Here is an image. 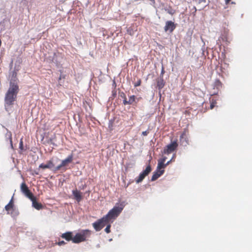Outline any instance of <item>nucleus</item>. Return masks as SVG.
<instances>
[{
	"instance_id": "obj_2",
	"label": "nucleus",
	"mask_w": 252,
	"mask_h": 252,
	"mask_svg": "<svg viewBox=\"0 0 252 252\" xmlns=\"http://www.w3.org/2000/svg\"><path fill=\"white\" fill-rule=\"evenodd\" d=\"M124 208V206L122 204L119 206L116 205L105 216L109 221H111L112 220H115L120 215Z\"/></svg>"
},
{
	"instance_id": "obj_29",
	"label": "nucleus",
	"mask_w": 252,
	"mask_h": 252,
	"mask_svg": "<svg viewBox=\"0 0 252 252\" xmlns=\"http://www.w3.org/2000/svg\"><path fill=\"white\" fill-rule=\"evenodd\" d=\"M142 134H143V135H147V132L146 131H143V132H142Z\"/></svg>"
},
{
	"instance_id": "obj_22",
	"label": "nucleus",
	"mask_w": 252,
	"mask_h": 252,
	"mask_svg": "<svg viewBox=\"0 0 252 252\" xmlns=\"http://www.w3.org/2000/svg\"><path fill=\"white\" fill-rule=\"evenodd\" d=\"M216 100H212V102L210 105V108L211 109H212L215 106L216 104Z\"/></svg>"
},
{
	"instance_id": "obj_16",
	"label": "nucleus",
	"mask_w": 252,
	"mask_h": 252,
	"mask_svg": "<svg viewBox=\"0 0 252 252\" xmlns=\"http://www.w3.org/2000/svg\"><path fill=\"white\" fill-rule=\"evenodd\" d=\"M62 237L67 241H72L73 237L72 236V233L71 232H67L64 233H63L62 235Z\"/></svg>"
},
{
	"instance_id": "obj_25",
	"label": "nucleus",
	"mask_w": 252,
	"mask_h": 252,
	"mask_svg": "<svg viewBox=\"0 0 252 252\" xmlns=\"http://www.w3.org/2000/svg\"><path fill=\"white\" fill-rule=\"evenodd\" d=\"M9 138H10V143L11 147L12 148H13V145H12V139L11 137V135L10 134L9 135Z\"/></svg>"
},
{
	"instance_id": "obj_1",
	"label": "nucleus",
	"mask_w": 252,
	"mask_h": 252,
	"mask_svg": "<svg viewBox=\"0 0 252 252\" xmlns=\"http://www.w3.org/2000/svg\"><path fill=\"white\" fill-rule=\"evenodd\" d=\"M18 87L17 85L16 80H11L10 82V87L5 94V102L6 105H11L14 101L18 92Z\"/></svg>"
},
{
	"instance_id": "obj_17",
	"label": "nucleus",
	"mask_w": 252,
	"mask_h": 252,
	"mask_svg": "<svg viewBox=\"0 0 252 252\" xmlns=\"http://www.w3.org/2000/svg\"><path fill=\"white\" fill-rule=\"evenodd\" d=\"M13 206L14 205L13 203V200L12 199H11L9 203L7 204L5 207V209L7 211H8V214L10 213L9 212L11 209L12 210L14 209Z\"/></svg>"
},
{
	"instance_id": "obj_33",
	"label": "nucleus",
	"mask_w": 252,
	"mask_h": 252,
	"mask_svg": "<svg viewBox=\"0 0 252 252\" xmlns=\"http://www.w3.org/2000/svg\"><path fill=\"white\" fill-rule=\"evenodd\" d=\"M109 241H112V239H109Z\"/></svg>"
},
{
	"instance_id": "obj_21",
	"label": "nucleus",
	"mask_w": 252,
	"mask_h": 252,
	"mask_svg": "<svg viewBox=\"0 0 252 252\" xmlns=\"http://www.w3.org/2000/svg\"><path fill=\"white\" fill-rule=\"evenodd\" d=\"M110 227H111V225L110 224L108 223L107 224V226L105 229V231L107 233H109L110 232Z\"/></svg>"
},
{
	"instance_id": "obj_30",
	"label": "nucleus",
	"mask_w": 252,
	"mask_h": 252,
	"mask_svg": "<svg viewBox=\"0 0 252 252\" xmlns=\"http://www.w3.org/2000/svg\"><path fill=\"white\" fill-rule=\"evenodd\" d=\"M230 1V0H225V2L226 3H228Z\"/></svg>"
},
{
	"instance_id": "obj_5",
	"label": "nucleus",
	"mask_w": 252,
	"mask_h": 252,
	"mask_svg": "<svg viewBox=\"0 0 252 252\" xmlns=\"http://www.w3.org/2000/svg\"><path fill=\"white\" fill-rule=\"evenodd\" d=\"M151 167L150 165H148L145 170L141 173L137 178L135 179V182L137 184L141 182L145 177L147 176L151 171Z\"/></svg>"
},
{
	"instance_id": "obj_23",
	"label": "nucleus",
	"mask_w": 252,
	"mask_h": 252,
	"mask_svg": "<svg viewBox=\"0 0 252 252\" xmlns=\"http://www.w3.org/2000/svg\"><path fill=\"white\" fill-rule=\"evenodd\" d=\"M141 84V81L140 80H138L136 82L134 83V86L137 87L140 85Z\"/></svg>"
},
{
	"instance_id": "obj_9",
	"label": "nucleus",
	"mask_w": 252,
	"mask_h": 252,
	"mask_svg": "<svg viewBox=\"0 0 252 252\" xmlns=\"http://www.w3.org/2000/svg\"><path fill=\"white\" fill-rule=\"evenodd\" d=\"M166 159V157L163 156L161 158H159L158 160V168H163L164 169L167 165H168L170 163V161H168L166 163H165V160Z\"/></svg>"
},
{
	"instance_id": "obj_10",
	"label": "nucleus",
	"mask_w": 252,
	"mask_h": 252,
	"mask_svg": "<svg viewBox=\"0 0 252 252\" xmlns=\"http://www.w3.org/2000/svg\"><path fill=\"white\" fill-rule=\"evenodd\" d=\"M21 190L22 192L29 198L33 195L32 194L28 188L25 183H22L21 184Z\"/></svg>"
},
{
	"instance_id": "obj_11",
	"label": "nucleus",
	"mask_w": 252,
	"mask_h": 252,
	"mask_svg": "<svg viewBox=\"0 0 252 252\" xmlns=\"http://www.w3.org/2000/svg\"><path fill=\"white\" fill-rule=\"evenodd\" d=\"M32 201V206L37 210H40L42 208V205L36 201V198L33 195L29 198Z\"/></svg>"
},
{
	"instance_id": "obj_32",
	"label": "nucleus",
	"mask_w": 252,
	"mask_h": 252,
	"mask_svg": "<svg viewBox=\"0 0 252 252\" xmlns=\"http://www.w3.org/2000/svg\"><path fill=\"white\" fill-rule=\"evenodd\" d=\"M174 156H173V157H172V158L171 159H169V161H170V162H171L172 160V159L174 158Z\"/></svg>"
},
{
	"instance_id": "obj_27",
	"label": "nucleus",
	"mask_w": 252,
	"mask_h": 252,
	"mask_svg": "<svg viewBox=\"0 0 252 252\" xmlns=\"http://www.w3.org/2000/svg\"><path fill=\"white\" fill-rule=\"evenodd\" d=\"M184 135H185V133H183V134L181 135V137H180L181 141H182V140L184 139Z\"/></svg>"
},
{
	"instance_id": "obj_8",
	"label": "nucleus",
	"mask_w": 252,
	"mask_h": 252,
	"mask_svg": "<svg viewBox=\"0 0 252 252\" xmlns=\"http://www.w3.org/2000/svg\"><path fill=\"white\" fill-rule=\"evenodd\" d=\"M164 170L163 168H158L157 166L156 171L153 173V176L151 178L152 181H155L161 175L163 174Z\"/></svg>"
},
{
	"instance_id": "obj_15",
	"label": "nucleus",
	"mask_w": 252,
	"mask_h": 252,
	"mask_svg": "<svg viewBox=\"0 0 252 252\" xmlns=\"http://www.w3.org/2000/svg\"><path fill=\"white\" fill-rule=\"evenodd\" d=\"M73 194L74 198L77 201L79 202L82 199L81 193L77 190H74L72 191Z\"/></svg>"
},
{
	"instance_id": "obj_14",
	"label": "nucleus",
	"mask_w": 252,
	"mask_h": 252,
	"mask_svg": "<svg viewBox=\"0 0 252 252\" xmlns=\"http://www.w3.org/2000/svg\"><path fill=\"white\" fill-rule=\"evenodd\" d=\"M54 164L52 161H49L46 164L42 163L39 165V168H43L44 169L49 168L51 169H54Z\"/></svg>"
},
{
	"instance_id": "obj_3",
	"label": "nucleus",
	"mask_w": 252,
	"mask_h": 252,
	"mask_svg": "<svg viewBox=\"0 0 252 252\" xmlns=\"http://www.w3.org/2000/svg\"><path fill=\"white\" fill-rule=\"evenodd\" d=\"M90 232L89 230H83L76 234L73 237L72 242L74 243H79L85 241L87 237L90 235Z\"/></svg>"
},
{
	"instance_id": "obj_12",
	"label": "nucleus",
	"mask_w": 252,
	"mask_h": 252,
	"mask_svg": "<svg viewBox=\"0 0 252 252\" xmlns=\"http://www.w3.org/2000/svg\"><path fill=\"white\" fill-rule=\"evenodd\" d=\"M195 1L198 4V8L199 10L203 9L208 5L206 0H195Z\"/></svg>"
},
{
	"instance_id": "obj_24",
	"label": "nucleus",
	"mask_w": 252,
	"mask_h": 252,
	"mask_svg": "<svg viewBox=\"0 0 252 252\" xmlns=\"http://www.w3.org/2000/svg\"><path fill=\"white\" fill-rule=\"evenodd\" d=\"M64 244H65V242H64L63 241H60V242H59V243H58V245H59V246H62V245H64Z\"/></svg>"
},
{
	"instance_id": "obj_4",
	"label": "nucleus",
	"mask_w": 252,
	"mask_h": 252,
	"mask_svg": "<svg viewBox=\"0 0 252 252\" xmlns=\"http://www.w3.org/2000/svg\"><path fill=\"white\" fill-rule=\"evenodd\" d=\"M110 221L106 218L105 216H104L101 219L98 220L97 221L93 223V225L94 229L98 231L100 230L105 225L109 223Z\"/></svg>"
},
{
	"instance_id": "obj_19",
	"label": "nucleus",
	"mask_w": 252,
	"mask_h": 252,
	"mask_svg": "<svg viewBox=\"0 0 252 252\" xmlns=\"http://www.w3.org/2000/svg\"><path fill=\"white\" fill-rule=\"evenodd\" d=\"M134 101L135 96L133 95L130 96L128 100V104H131L133 103L134 102Z\"/></svg>"
},
{
	"instance_id": "obj_13",
	"label": "nucleus",
	"mask_w": 252,
	"mask_h": 252,
	"mask_svg": "<svg viewBox=\"0 0 252 252\" xmlns=\"http://www.w3.org/2000/svg\"><path fill=\"white\" fill-rule=\"evenodd\" d=\"M175 27L174 23L172 21H167L166 23L165 26L164 27V30L167 31H169L170 32H172L173 30L174 29Z\"/></svg>"
},
{
	"instance_id": "obj_26",
	"label": "nucleus",
	"mask_w": 252,
	"mask_h": 252,
	"mask_svg": "<svg viewBox=\"0 0 252 252\" xmlns=\"http://www.w3.org/2000/svg\"><path fill=\"white\" fill-rule=\"evenodd\" d=\"M20 148L21 150L23 149V142L22 141L20 142Z\"/></svg>"
},
{
	"instance_id": "obj_20",
	"label": "nucleus",
	"mask_w": 252,
	"mask_h": 252,
	"mask_svg": "<svg viewBox=\"0 0 252 252\" xmlns=\"http://www.w3.org/2000/svg\"><path fill=\"white\" fill-rule=\"evenodd\" d=\"M9 214H10V215L12 216V217H15V216H16L18 215L19 213H18V211L15 209H13L12 210V212H10Z\"/></svg>"
},
{
	"instance_id": "obj_31",
	"label": "nucleus",
	"mask_w": 252,
	"mask_h": 252,
	"mask_svg": "<svg viewBox=\"0 0 252 252\" xmlns=\"http://www.w3.org/2000/svg\"><path fill=\"white\" fill-rule=\"evenodd\" d=\"M164 69H163V68L162 67V70H161V73H162V74H163V73H164Z\"/></svg>"
},
{
	"instance_id": "obj_28",
	"label": "nucleus",
	"mask_w": 252,
	"mask_h": 252,
	"mask_svg": "<svg viewBox=\"0 0 252 252\" xmlns=\"http://www.w3.org/2000/svg\"><path fill=\"white\" fill-rule=\"evenodd\" d=\"M124 104H125V105H126V104H128V101H127V100H126V99H124Z\"/></svg>"
},
{
	"instance_id": "obj_18",
	"label": "nucleus",
	"mask_w": 252,
	"mask_h": 252,
	"mask_svg": "<svg viewBox=\"0 0 252 252\" xmlns=\"http://www.w3.org/2000/svg\"><path fill=\"white\" fill-rule=\"evenodd\" d=\"M164 86V82L162 79H160L157 82V86L158 89H160Z\"/></svg>"
},
{
	"instance_id": "obj_6",
	"label": "nucleus",
	"mask_w": 252,
	"mask_h": 252,
	"mask_svg": "<svg viewBox=\"0 0 252 252\" xmlns=\"http://www.w3.org/2000/svg\"><path fill=\"white\" fill-rule=\"evenodd\" d=\"M178 146V144L176 141H174L171 143L167 145L164 149L162 153L166 155H169L174 150H176Z\"/></svg>"
},
{
	"instance_id": "obj_7",
	"label": "nucleus",
	"mask_w": 252,
	"mask_h": 252,
	"mask_svg": "<svg viewBox=\"0 0 252 252\" xmlns=\"http://www.w3.org/2000/svg\"><path fill=\"white\" fill-rule=\"evenodd\" d=\"M72 156H69L63 160L62 161V163L60 165L55 168V170H58L60 169L62 167H64L68 165L69 163H70L72 161Z\"/></svg>"
}]
</instances>
